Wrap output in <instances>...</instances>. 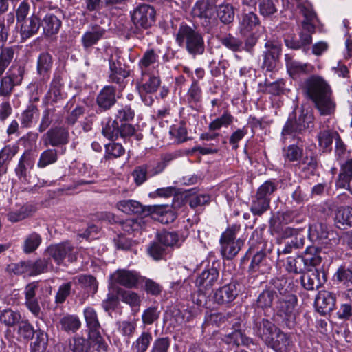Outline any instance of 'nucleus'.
<instances>
[{
    "mask_svg": "<svg viewBox=\"0 0 352 352\" xmlns=\"http://www.w3.org/2000/svg\"><path fill=\"white\" fill-rule=\"evenodd\" d=\"M333 280L349 286V283H352V266H340L333 275Z\"/></svg>",
    "mask_w": 352,
    "mask_h": 352,
    "instance_id": "49530a36",
    "label": "nucleus"
},
{
    "mask_svg": "<svg viewBox=\"0 0 352 352\" xmlns=\"http://www.w3.org/2000/svg\"><path fill=\"white\" fill-rule=\"evenodd\" d=\"M82 287L87 290L88 293L94 294L98 289V283L94 276L91 275H80L74 278Z\"/></svg>",
    "mask_w": 352,
    "mask_h": 352,
    "instance_id": "603ef678",
    "label": "nucleus"
},
{
    "mask_svg": "<svg viewBox=\"0 0 352 352\" xmlns=\"http://www.w3.org/2000/svg\"><path fill=\"white\" fill-rule=\"evenodd\" d=\"M148 252L153 259L160 260L163 258L165 248L160 241L153 242L148 248Z\"/></svg>",
    "mask_w": 352,
    "mask_h": 352,
    "instance_id": "338daca9",
    "label": "nucleus"
},
{
    "mask_svg": "<svg viewBox=\"0 0 352 352\" xmlns=\"http://www.w3.org/2000/svg\"><path fill=\"white\" fill-rule=\"evenodd\" d=\"M260 25L259 19L253 12L243 13L239 19V30L243 36L252 32Z\"/></svg>",
    "mask_w": 352,
    "mask_h": 352,
    "instance_id": "393cba45",
    "label": "nucleus"
},
{
    "mask_svg": "<svg viewBox=\"0 0 352 352\" xmlns=\"http://www.w3.org/2000/svg\"><path fill=\"white\" fill-rule=\"evenodd\" d=\"M16 49L15 46L5 47L1 49L0 52V77L14 59Z\"/></svg>",
    "mask_w": 352,
    "mask_h": 352,
    "instance_id": "58836bf2",
    "label": "nucleus"
},
{
    "mask_svg": "<svg viewBox=\"0 0 352 352\" xmlns=\"http://www.w3.org/2000/svg\"><path fill=\"white\" fill-rule=\"evenodd\" d=\"M152 340L153 336L151 332H142L133 342L132 350L134 352H146L148 349Z\"/></svg>",
    "mask_w": 352,
    "mask_h": 352,
    "instance_id": "79ce46f5",
    "label": "nucleus"
},
{
    "mask_svg": "<svg viewBox=\"0 0 352 352\" xmlns=\"http://www.w3.org/2000/svg\"><path fill=\"white\" fill-rule=\"evenodd\" d=\"M137 320H124L118 322V331L129 340L135 332Z\"/></svg>",
    "mask_w": 352,
    "mask_h": 352,
    "instance_id": "5fc2aeb1",
    "label": "nucleus"
},
{
    "mask_svg": "<svg viewBox=\"0 0 352 352\" xmlns=\"http://www.w3.org/2000/svg\"><path fill=\"white\" fill-rule=\"evenodd\" d=\"M119 131L118 123L111 119L107 120L102 130L103 135L109 140L117 138L119 135Z\"/></svg>",
    "mask_w": 352,
    "mask_h": 352,
    "instance_id": "4d7b16f0",
    "label": "nucleus"
},
{
    "mask_svg": "<svg viewBox=\"0 0 352 352\" xmlns=\"http://www.w3.org/2000/svg\"><path fill=\"white\" fill-rule=\"evenodd\" d=\"M96 343L94 339L85 338L82 336L76 335L69 341V349L72 352H91L92 342Z\"/></svg>",
    "mask_w": 352,
    "mask_h": 352,
    "instance_id": "7c9ffc66",
    "label": "nucleus"
},
{
    "mask_svg": "<svg viewBox=\"0 0 352 352\" xmlns=\"http://www.w3.org/2000/svg\"><path fill=\"white\" fill-rule=\"evenodd\" d=\"M327 226L318 223L309 227V236L313 241H322L328 238Z\"/></svg>",
    "mask_w": 352,
    "mask_h": 352,
    "instance_id": "8fccbe9b",
    "label": "nucleus"
},
{
    "mask_svg": "<svg viewBox=\"0 0 352 352\" xmlns=\"http://www.w3.org/2000/svg\"><path fill=\"white\" fill-rule=\"evenodd\" d=\"M41 236L36 232H32L24 239L22 250L25 254L34 252L41 245Z\"/></svg>",
    "mask_w": 352,
    "mask_h": 352,
    "instance_id": "37998d69",
    "label": "nucleus"
},
{
    "mask_svg": "<svg viewBox=\"0 0 352 352\" xmlns=\"http://www.w3.org/2000/svg\"><path fill=\"white\" fill-rule=\"evenodd\" d=\"M237 295L236 285L235 283H230L219 287L215 291L214 300L219 305L227 304L233 301Z\"/></svg>",
    "mask_w": 352,
    "mask_h": 352,
    "instance_id": "4be33fe9",
    "label": "nucleus"
},
{
    "mask_svg": "<svg viewBox=\"0 0 352 352\" xmlns=\"http://www.w3.org/2000/svg\"><path fill=\"white\" fill-rule=\"evenodd\" d=\"M234 117L230 112L226 111L220 117L212 121L209 125L208 129L211 131L219 130L221 127H228L232 124Z\"/></svg>",
    "mask_w": 352,
    "mask_h": 352,
    "instance_id": "de8ad7c7",
    "label": "nucleus"
},
{
    "mask_svg": "<svg viewBox=\"0 0 352 352\" xmlns=\"http://www.w3.org/2000/svg\"><path fill=\"white\" fill-rule=\"evenodd\" d=\"M113 281L127 288L135 287L140 278L139 274L133 270L119 269L111 276Z\"/></svg>",
    "mask_w": 352,
    "mask_h": 352,
    "instance_id": "6ab92c4d",
    "label": "nucleus"
},
{
    "mask_svg": "<svg viewBox=\"0 0 352 352\" xmlns=\"http://www.w3.org/2000/svg\"><path fill=\"white\" fill-rule=\"evenodd\" d=\"M176 41L179 45L184 46L190 54H202L204 52V41L201 34L186 25H182L177 32Z\"/></svg>",
    "mask_w": 352,
    "mask_h": 352,
    "instance_id": "7ed1b4c3",
    "label": "nucleus"
},
{
    "mask_svg": "<svg viewBox=\"0 0 352 352\" xmlns=\"http://www.w3.org/2000/svg\"><path fill=\"white\" fill-rule=\"evenodd\" d=\"M220 21L224 24H229L234 21V10L233 6L230 3L219 5L215 10Z\"/></svg>",
    "mask_w": 352,
    "mask_h": 352,
    "instance_id": "a18cd8bd",
    "label": "nucleus"
},
{
    "mask_svg": "<svg viewBox=\"0 0 352 352\" xmlns=\"http://www.w3.org/2000/svg\"><path fill=\"white\" fill-rule=\"evenodd\" d=\"M335 223L336 226L340 229L352 227V208L350 206L338 208L336 212Z\"/></svg>",
    "mask_w": 352,
    "mask_h": 352,
    "instance_id": "f704fd0d",
    "label": "nucleus"
},
{
    "mask_svg": "<svg viewBox=\"0 0 352 352\" xmlns=\"http://www.w3.org/2000/svg\"><path fill=\"white\" fill-rule=\"evenodd\" d=\"M287 54V73L294 80L300 81V77L313 72L314 67L309 63H302L298 61L292 60Z\"/></svg>",
    "mask_w": 352,
    "mask_h": 352,
    "instance_id": "5701e85b",
    "label": "nucleus"
},
{
    "mask_svg": "<svg viewBox=\"0 0 352 352\" xmlns=\"http://www.w3.org/2000/svg\"><path fill=\"white\" fill-rule=\"evenodd\" d=\"M25 72V66L12 65L6 72V76L16 86L21 84Z\"/></svg>",
    "mask_w": 352,
    "mask_h": 352,
    "instance_id": "c03bdc74",
    "label": "nucleus"
},
{
    "mask_svg": "<svg viewBox=\"0 0 352 352\" xmlns=\"http://www.w3.org/2000/svg\"><path fill=\"white\" fill-rule=\"evenodd\" d=\"M201 99V91L196 80L193 82L188 92V100L190 103L197 104Z\"/></svg>",
    "mask_w": 352,
    "mask_h": 352,
    "instance_id": "69168bd1",
    "label": "nucleus"
},
{
    "mask_svg": "<svg viewBox=\"0 0 352 352\" xmlns=\"http://www.w3.org/2000/svg\"><path fill=\"white\" fill-rule=\"evenodd\" d=\"M20 32L23 38H28L36 34L41 26L40 18L33 14L28 19L20 22Z\"/></svg>",
    "mask_w": 352,
    "mask_h": 352,
    "instance_id": "a878e982",
    "label": "nucleus"
},
{
    "mask_svg": "<svg viewBox=\"0 0 352 352\" xmlns=\"http://www.w3.org/2000/svg\"><path fill=\"white\" fill-rule=\"evenodd\" d=\"M61 328L65 331H76L81 326L78 317L73 315L64 316L60 320Z\"/></svg>",
    "mask_w": 352,
    "mask_h": 352,
    "instance_id": "864d4df0",
    "label": "nucleus"
},
{
    "mask_svg": "<svg viewBox=\"0 0 352 352\" xmlns=\"http://www.w3.org/2000/svg\"><path fill=\"white\" fill-rule=\"evenodd\" d=\"M313 122L314 116L311 113H301L298 119L290 114L287 120V135L293 132L300 133L305 129L311 127Z\"/></svg>",
    "mask_w": 352,
    "mask_h": 352,
    "instance_id": "aec40b11",
    "label": "nucleus"
},
{
    "mask_svg": "<svg viewBox=\"0 0 352 352\" xmlns=\"http://www.w3.org/2000/svg\"><path fill=\"white\" fill-rule=\"evenodd\" d=\"M20 319V314L11 309H6L0 315V321L8 327L14 326Z\"/></svg>",
    "mask_w": 352,
    "mask_h": 352,
    "instance_id": "052dcab7",
    "label": "nucleus"
},
{
    "mask_svg": "<svg viewBox=\"0 0 352 352\" xmlns=\"http://www.w3.org/2000/svg\"><path fill=\"white\" fill-rule=\"evenodd\" d=\"M221 43L223 45L234 52L240 50L242 46V42L239 38L234 37L231 34H228L221 38Z\"/></svg>",
    "mask_w": 352,
    "mask_h": 352,
    "instance_id": "680f3d73",
    "label": "nucleus"
},
{
    "mask_svg": "<svg viewBox=\"0 0 352 352\" xmlns=\"http://www.w3.org/2000/svg\"><path fill=\"white\" fill-rule=\"evenodd\" d=\"M161 311L157 307H149L142 314V320L144 324L151 325L158 320Z\"/></svg>",
    "mask_w": 352,
    "mask_h": 352,
    "instance_id": "bf43d9fd",
    "label": "nucleus"
},
{
    "mask_svg": "<svg viewBox=\"0 0 352 352\" xmlns=\"http://www.w3.org/2000/svg\"><path fill=\"white\" fill-rule=\"evenodd\" d=\"M297 7L300 10V13L305 18V20L313 21L316 18V12L314 11L310 2L305 1L298 3Z\"/></svg>",
    "mask_w": 352,
    "mask_h": 352,
    "instance_id": "e2e57ef3",
    "label": "nucleus"
},
{
    "mask_svg": "<svg viewBox=\"0 0 352 352\" xmlns=\"http://www.w3.org/2000/svg\"><path fill=\"white\" fill-rule=\"evenodd\" d=\"M300 314V306L298 304V298L295 294H287V328L294 329L295 332L287 333V346L291 342L292 344L298 342L299 335L295 329L297 325V318Z\"/></svg>",
    "mask_w": 352,
    "mask_h": 352,
    "instance_id": "0eeeda50",
    "label": "nucleus"
},
{
    "mask_svg": "<svg viewBox=\"0 0 352 352\" xmlns=\"http://www.w3.org/2000/svg\"><path fill=\"white\" fill-rule=\"evenodd\" d=\"M118 210L127 214H138L146 215L149 211L135 200H122L116 204Z\"/></svg>",
    "mask_w": 352,
    "mask_h": 352,
    "instance_id": "bb28decb",
    "label": "nucleus"
},
{
    "mask_svg": "<svg viewBox=\"0 0 352 352\" xmlns=\"http://www.w3.org/2000/svg\"><path fill=\"white\" fill-rule=\"evenodd\" d=\"M295 254V257H287V283L291 290L296 291L300 285L307 290H314L327 280V273L323 270L314 268L302 273L305 266L304 258L298 252Z\"/></svg>",
    "mask_w": 352,
    "mask_h": 352,
    "instance_id": "f257e3e1",
    "label": "nucleus"
},
{
    "mask_svg": "<svg viewBox=\"0 0 352 352\" xmlns=\"http://www.w3.org/2000/svg\"><path fill=\"white\" fill-rule=\"evenodd\" d=\"M15 86L6 76H1L0 78V96L3 98L10 97Z\"/></svg>",
    "mask_w": 352,
    "mask_h": 352,
    "instance_id": "0e129e2a",
    "label": "nucleus"
},
{
    "mask_svg": "<svg viewBox=\"0 0 352 352\" xmlns=\"http://www.w3.org/2000/svg\"><path fill=\"white\" fill-rule=\"evenodd\" d=\"M122 60L123 59L117 54L110 57L109 75L110 82L121 84L129 76V69Z\"/></svg>",
    "mask_w": 352,
    "mask_h": 352,
    "instance_id": "9b49d317",
    "label": "nucleus"
},
{
    "mask_svg": "<svg viewBox=\"0 0 352 352\" xmlns=\"http://www.w3.org/2000/svg\"><path fill=\"white\" fill-rule=\"evenodd\" d=\"M83 314L90 338L96 340L98 351H105L107 346L100 335L101 327L96 310L91 307H87L84 309Z\"/></svg>",
    "mask_w": 352,
    "mask_h": 352,
    "instance_id": "423d86ee",
    "label": "nucleus"
},
{
    "mask_svg": "<svg viewBox=\"0 0 352 352\" xmlns=\"http://www.w3.org/2000/svg\"><path fill=\"white\" fill-rule=\"evenodd\" d=\"M329 120L321 122L317 135L320 150L323 153L331 152L332 150L333 141L335 138H338V131L329 126Z\"/></svg>",
    "mask_w": 352,
    "mask_h": 352,
    "instance_id": "9d476101",
    "label": "nucleus"
},
{
    "mask_svg": "<svg viewBox=\"0 0 352 352\" xmlns=\"http://www.w3.org/2000/svg\"><path fill=\"white\" fill-rule=\"evenodd\" d=\"M337 184L352 193V159L347 160L342 166Z\"/></svg>",
    "mask_w": 352,
    "mask_h": 352,
    "instance_id": "473e14b6",
    "label": "nucleus"
},
{
    "mask_svg": "<svg viewBox=\"0 0 352 352\" xmlns=\"http://www.w3.org/2000/svg\"><path fill=\"white\" fill-rule=\"evenodd\" d=\"M105 32V29L100 26L91 27L82 36L81 41L83 47L87 49L96 45L98 41L103 38Z\"/></svg>",
    "mask_w": 352,
    "mask_h": 352,
    "instance_id": "c756f323",
    "label": "nucleus"
},
{
    "mask_svg": "<svg viewBox=\"0 0 352 352\" xmlns=\"http://www.w3.org/2000/svg\"><path fill=\"white\" fill-rule=\"evenodd\" d=\"M41 24L43 33L46 36H50L56 34L58 32L61 27L62 22L54 14L47 13L41 21Z\"/></svg>",
    "mask_w": 352,
    "mask_h": 352,
    "instance_id": "2f4dec72",
    "label": "nucleus"
},
{
    "mask_svg": "<svg viewBox=\"0 0 352 352\" xmlns=\"http://www.w3.org/2000/svg\"><path fill=\"white\" fill-rule=\"evenodd\" d=\"M116 102V90L111 86H105L97 97V104L103 110L109 109Z\"/></svg>",
    "mask_w": 352,
    "mask_h": 352,
    "instance_id": "c85d7f7f",
    "label": "nucleus"
},
{
    "mask_svg": "<svg viewBox=\"0 0 352 352\" xmlns=\"http://www.w3.org/2000/svg\"><path fill=\"white\" fill-rule=\"evenodd\" d=\"M170 346V341L169 338H157L153 344L151 352H168Z\"/></svg>",
    "mask_w": 352,
    "mask_h": 352,
    "instance_id": "774afa93",
    "label": "nucleus"
},
{
    "mask_svg": "<svg viewBox=\"0 0 352 352\" xmlns=\"http://www.w3.org/2000/svg\"><path fill=\"white\" fill-rule=\"evenodd\" d=\"M57 159V151L56 149H47L41 154L37 166L41 168H43L48 165L55 163Z\"/></svg>",
    "mask_w": 352,
    "mask_h": 352,
    "instance_id": "6e6d98bb",
    "label": "nucleus"
},
{
    "mask_svg": "<svg viewBox=\"0 0 352 352\" xmlns=\"http://www.w3.org/2000/svg\"><path fill=\"white\" fill-rule=\"evenodd\" d=\"M308 98L314 103L321 115H331L336 108L329 84L319 76H312L305 82Z\"/></svg>",
    "mask_w": 352,
    "mask_h": 352,
    "instance_id": "f03ea898",
    "label": "nucleus"
},
{
    "mask_svg": "<svg viewBox=\"0 0 352 352\" xmlns=\"http://www.w3.org/2000/svg\"><path fill=\"white\" fill-rule=\"evenodd\" d=\"M216 263L207 266L196 279V285L200 291L210 289L216 283L219 276V272Z\"/></svg>",
    "mask_w": 352,
    "mask_h": 352,
    "instance_id": "2eb2a0df",
    "label": "nucleus"
},
{
    "mask_svg": "<svg viewBox=\"0 0 352 352\" xmlns=\"http://www.w3.org/2000/svg\"><path fill=\"white\" fill-rule=\"evenodd\" d=\"M159 65V55L153 50H147L138 62V67L142 76V80L146 74H151L157 69Z\"/></svg>",
    "mask_w": 352,
    "mask_h": 352,
    "instance_id": "dca6fc26",
    "label": "nucleus"
},
{
    "mask_svg": "<svg viewBox=\"0 0 352 352\" xmlns=\"http://www.w3.org/2000/svg\"><path fill=\"white\" fill-rule=\"evenodd\" d=\"M291 139L287 146V160L300 162L303 157V142L298 135L289 134L287 140Z\"/></svg>",
    "mask_w": 352,
    "mask_h": 352,
    "instance_id": "412c9836",
    "label": "nucleus"
},
{
    "mask_svg": "<svg viewBox=\"0 0 352 352\" xmlns=\"http://www.w3.org/2000/svg\"><path fill=\"white\" fill-rule=\"evenodd\" d=\"M274 346L272 344H267L276 351H282L286 349V335L276 328L272 333Z\"/></svg>",
    "mask_w": 352,
    "mask_h": 352,
    "instance_id": "13d9d810",
    "label": "nucleus"
},
{
    "mask_svg": "<svg viewBox=\"0 0 352 352\" xmlns=\"http://www.w3.org/2000/svg\"><path fill=\"white\" fill-rule=\"evenodd\" d=\"M192 13L194 16L198 17L201 23L208 30H210L217 25V19L215 16V7L210 0H199L194 5Z\"/></svg>",
    "mask_w": 352,
    "mask_h": 352,
    "instance_id": "39448f33",
    "label": "nucleus"
},
{
    "mask_svg": "<svg viewBox=\"0 0 352 352\" xmlns=\"http://www.w3.org/2000/svg\"><path fill=\"white\" fill-rule=\"evenodd\" d=\"M141 85L139 86L140 94H154L159 88L161 81L160 77L155 74V72L151 74H146L144 80H142V76L140 78Z\"/></svg>",
    "mask_w": 352,
    "mask_h": 352,
    "instance_id": "72a5a7b5",
    "label": "nucleus"
},
{
    "mask_svg": "<svg viewBox=\"0 0 352 352\" xmlns=\"http://www.w3.org/2000/svg\"><path fill=\"white\" fill-rule=\"evenodd\" d=\"M34 165V158L30 152H25L20 158L17 167L15 169L16 174L20 178L25 179L29 170Z\"/></svg>",
    "mask_w": 352,
    "mask_h": 352,
    "instance_id": "e433bc0d",
    "label": "nucleus"
},
{
    "mask_svg": "<svg viewBox=\"0 0 352 352\" xmlns=\"http://www.w3.org/2000/svg\"><path fill=\"white\" fill-rule=\"evenodd\" d=\"M31 212L32 210L30 206L23 205L10 210L7 214V218L9 221L16 223L28 217Z\"/></svg>",
    "mask_w": 352,
    "mask_h": 352,
    "instance_id": "a19ab883",
    "label": "nucleus"
},
{
    "mask_svg": "<svg viewBox=\"0 0 352 352\" xmlns=\"http://www.w3.org/2000/svg\"><path fill=\"white\" fill-rule=\"evenodd\" d=\"M164 167L159 168L158 170L151 168L148 165H142L135 168L133 172L135 182L137 185L142 184L146 179L147 176H154L163 170Z\"/></svg>",
    "mask_w": 352,
    "mask_h": 352,
    "instance_id": "c9c22d12",
    "label": "nucleus"
},
{
    "mask_svg": "<svg viewBox=\"0 0 352 352\" xmlns=\"http://www.w3.org/2000/svg\"><path fill=\"white\" fill-rule=\"evenodd\" d=\"M45 254L52 258L58 265L63 263L66 258L69 262H74L77 258L74 248L69 242L51 245L47 248Z\"/></svg>",
    "mask_w": 352,
    "mask_h": 352,
    "instance_id": "6e6552de",
    "label": "nucleus"
},
{
    "mask_svg": "<svg viewBox=\"0 0 352 352\" xmlns=\"http://www.w3.org/2000/svg\"><path fill=\"white\" fill-rule=\"evenodd\" d=\"M270 203V199L264 198L256 194L252 202L250 210L254 214L261 215L268 209Z\"/></svg>",
    "mask_w": 352,
    "mask_h": 352,
    "instance_id": "09e8293b",
    "label": "nucleus"
},
{
    "mask_svg": "<svg viewBox=\"0 0 352 352\" xmlns=\"http://www.w3.org/2000/svg\"><path fill=\"white\" fill-rule=\"evenodd\" d=\"M52 67V58L48 53H42L38 58L37 71L40 76L43 78H49L48 73Z\"/></svg>",
    "mask_w": 352,
    "mask_h": 352,
    "instance_id": "ea45409f",
    "label": "nucleus"
},
{
    "mask_svg": "<svg viewBox=\"0 0 352 352\" xmlns=\"http://www.w3.org/2000/svg\"><path fill=\"white\" fill-rule=\"evenodd\" d=\"M336 294L327 291H320L317 294L314 306L317 312L322 316L331 313L336 307Z\"/></svg>",
    "mask_w": 352,
    "mask_h": 352,
    "instance_id": "ddd939ff",
    "label": "nucleus"
},
{
    "mask_svg": "<svg viewBox=\"0 0 352 352\" xmlns=\"http://www.w3.org/2000/svg\"><path fill=\"white\" fill-rule=\"evenodd\" d=\"M236 226L228 228L221 234L220 239L221 252L223 256L228 259H232L240 251L243 245L241 239L236 240Z\"/></svg>",
    "mask_w": 352,
    "mask_h": 352,
    "instance_id": "20e7f679",
    "label": "nucleus"
},
{
    "mask_svg": "<svg viewBox=\"0 0 352 352\" xmlns=\"http://www.w3.org/2000/svg\"><path fill=\"white\" fill-rule=\"evenodd\" d=\"M38 116L39 112L36 107L34 105L28 106L21 114V125L25 127L30 126L32 123L38 119Z\"/></svg>",
    "mask_w": 352,
    "mask_h": 352,
    "instance_id": "3c124183",
    "label": "nucleus"
},
{
    "mask_svg": "<svg viewBox=\"0 0 352 352\" xmlns=\"http://www.w3.org/2000/svg\"><path fill=\"white\" fill-rule=\"evenodd\" d=\"M69 131L66 128L57 126L50 129L43 136L44 144L54 147L65 145L69 142Z\"/></svg>",
    "mask_w": 352,
    "mask_h": 352,
    "instance_id": "f3484780",
    "label": "nucleus"
},
{
    "mask_svg": "<svg viewBox=\"0 0 352 352\" xmlns=\"http://www.w3.org/2000/svg\"><path fill=\"white\" fill-rule=\"evenodd\" d=\"M239 322H235L232 323V325L234 327L235 330L226 334L222 340L228 344H232L233 346H239L241 344L245 346H250L252 344V340L245 335L241 333V331L236 330V327H238Z\"/></svg>",
    "mask_w": 352,
    "mask_h": 352,
    "instance_id": "cd10ccee",
    "label": "nucleus"
},
{
    "mask_svg": "<svg viewBox=\"0 0 352 352\" xmlns=\"http://www.w3.org/2000/svg\"><path fill=\"white\" fill-rule=\"evenodd\" d=\"M301 228H293L292 226H287V254L291 252L292 248L298 250L302 248L303 241L302 238L298 237L299 232Z\"/></svg>",
    "mask_w": 352,
    "mask_h": 352,
    "instance_id": "4c0bfd02",
    "label": "nucleus"
},
{
    "mask_svg": "<svg viewBox=\"0 0 352 352\" xmlns=\"http://www.w3.org/2000/svg\"><path fill=\"white\" fill-rule=\"evenodd\" d=\"M265 46L266 50L263 52L262 67L267 71H272L278 64L281 47L278 43L271 41L266 42Z\"/></svg>",
    "mask_w": 352,
    "mask_h": 352,
    "instance_id": "4468645a",
    "label": "nucleus"
},
{
    "mask_svg": "<svg viewBox=\"0 0 352 352\" xmlns=\"http://www.w3.org/2000/svg\"><path fill=\"white\" fill-rule=\"evenodd\" d=\"M260 245H261V249L253 256L249 267V270L252 273L265 274L271 268L270 259L267 256L266 251L263 250L264 244L260 243Z\"/></svg>",
    "mask_w": 352,
    "mask_h": 352,
    "instance_id": "a211bd4d",
    "label": "nucleus"
},
{
    "mask_svg": "<svg viewBox=\"0 0 352 352\" xmlns=\"http://www.w3.org/2000/svg\"><path fill=\"white\" fill-rule=\"evenodd\" d=\"M155 19V11L147 4L138 6L131 14V20L137 28L146 29L152 25Z\"/></svg>",
    "mask_w": 352,
    "mask_h": 352,
    "instance_id": "1a4fd4ad",
    "label": "nucleus"
},
{
    "mask_svg": "<svg viewBox=\"0 0 352 352\" xmlns=\"http://www.w3.org/2000/svg\"><path fill=\"white\" fill-rule=\"evenodd\" d=\"M271 228L272 233L276 234L277 243L280 245V247L277 248V265L280 270L282 268L286 269L285 264L286 244H283L285 240V223L284 222H280L279 220H274Z\"/></svg>",
    "mask_w": 352,
    "mask_h": 352,
    "instance_id": "f8f14e48",
    "label": "nucleus"
},
{
    "mask_svg": "<svg viewBox=\"0 0 352 352\" xmlns=\"http://www.w3.org/2000/svg\"><path fill=\"white\" fill-rule=\"evenodd\" d=\"M276 329V327L271 322L262 319L256 322L254 331L265 344H272L274 346L272 336Z\"/></svg>",
    "mask_w": 352,
    "mask_h": 352,
    "instance_id": "b1692460",
    "label": "nucleus"
}]
</instances>
